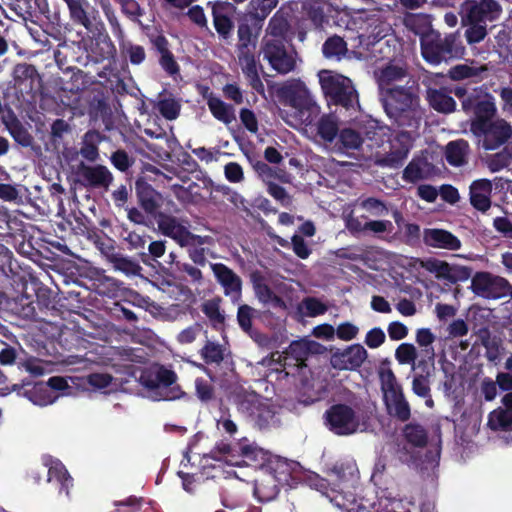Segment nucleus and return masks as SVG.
Wrapping results in <instances>:
<instances>
[{
	"label": "nucleus",
	"mask_w": 512,
	"mask_h": 512,
	"mask_svg": "<svg viewBox=\"0 0 512 512\" xmlns=\"http://www.w3.org/2000/svg\"><path fill=\"white\" fill-rule=\"evenodd\" d=\"M136 189L141 207L148 214H154L160 206V194L148 184H137Z\"/></svg>",
	"instance_id": "obj_39"
},
{
	"label": "nucleus",
	"mask_w": 512,
	"mask_h": 512,
	"mask_svg": "<svg viewBox=\"0 0 512 512\" xmlns=\"http://www.w3.org/2000/svg\"><path fill=\"white\" fill-rule=\"evenodd\" d=\"M254 291L257 299L264 305L278 310H287L291 305V297L288 295L289 286L286 282H280L272 290L262 281L254 283Z\"/></svg>",
	"instance_id": "obj_14"
},
{
	"label": "nucleus",
	"mask_w": 512,
	"mask_h": 512,
	"mask_svg": "<svg viewBox=\"0 0 512 512\" xmlns=\"http://www.w3.org/2000/svg\"><path fill=\"white\" fill-rule=\"evenodd\" d=\"M79 176L84 186L107 191L113 182V174L104 165H84L79 168Z\"/></svg>",
	"instance_id": "obj_21"
},
{
	"label": "nucleus",
	"mask_w": 512,
	"mask_h": 512,
	"mask_svg": "<svg viewBox=\"0 0 512 512\" xmlns=\"http://www.w3.org/2000/svg\"><path fill=\"white\" fill-rule=\"evenodd\" d=\"M320 107L314 102L308 106L299 107L291 112H283L282 118L285 122L296 129H303L305 132L314 133V124L319 118Z\"/></svg>",
	"instance_id": "obj_17"
},
{
	"label": "nucleus",
	"mask_w": 512,
	"mask_h": 512,
	"mask_svg": "<svg viewBox=\"0 0 512 512\" xmlns=\"http://www.w3.org/2000/svg\"><path fill=\"white\" fill-rule=\"evenodd\" d=\"M44 464L48 467V480H56L61 484L60 491L69 496V488L72 486V478L64 465L57 459L50 456L44 457Z\"/></svg>",
	"instance_id": "obj_30"
},
{
	"label": "nucleus",
	"mask_w": 512,
	"mask_h": 512,
	"mask_svg": "<svg viewBox=\"0 0 512 512\" xmlns=\"http://www.w3.org/2000/svg\"><path fill=\"white\" fill-rule=\"evenodd\" d=\"M69 9L70 18L74 23L84 26L89 29L91 20L89 17V10L91 5L88 0H63Z\"/></svg>",
	"instance_id": "obj_35"
},
{
	"label": "nucleus",
	"mask_w": 512,
	"mask_h": 512,
	"mask_svg": "<svg viewBox=\"0 0 512 512\" xmlns=\"http://www.w3.org/2000/svg\"><path fill=\"white\" fill-rule=\"evenodd\" d=\"M503 9L496 0H465L461 4L463 22H493L500 18Z\"/></svg>",
	"instance_id": "obj_12"
},
{
	"label": "nucleus",
	"mask_w": 512,
	"mask_h": 512,
	"mask_svg": "<svg viewBox=\"0 0 512 512\" xmlns=\"http://www.w3.org/2000/svg\"><path fill=\"white\" fill-rule=\"evenodd\" d=\"M109 261L112 263L113 268L117 271H120L128 276L139 275L141 271V266L135 260L120 255L113 254L110 256Z\"/></svg>",
	"instance_id": "obj_44"
},
{
	"label": "nucleus",
	"mask_w": 512,
	"mask_h": 512,
	"mask_svg": "<svg viewBox=\"0 0 512 512\" xmlns=\"http://www.w3.org/2000/svg\"><path fill=\"white\" fill-rule=\"evenodd\" d=\"M487 425L490 429L497 431H510L512 430V411L503 408H497L490 412L488 416Z\"/></svg>",
	"instance_id": "obj_41"
},
{
	"label": "nucleus",
	"mask_w": 512,
	"mask_h": 512,
	"mask_svg": "<svg viewBox=\"0 0 512 512\" xmlns=\"http://www.w3.org/2000/svg\"><path fill=\"white\" fill-rule=\"evenodd\" d=\"M287 30L286 21L281 18L274 16L270 19L267 29L266 35L264 37H272V38H281L283 39V35Z\"/></svg>",
	"instance_id": "obj_60"
},
{
	"label": "nucleus",
	"mask_w": 512,
	"mask_h": 512,
	"mask_svg": "<svg viewBox=\"0 0 512 512\" xmlns=\"http://www.w3.org/2000/svg\"><path fill=\"white\" fill-rule=\"evenodd\" d=\"M13 87L21 94H29L36 89L41 77L34 65L18 63L12 69Z\"/></svg>",
	"instance_id": "obj_20"
},
{
	"label": "nucleus",
	"mask_w": 512,
	"mask_h": 512,
	"mask_svg": "<svg viewBox=\"0 0 512 512\" xmlns=\"http://www.w3.org/2000/svg\"><path fill=\"white\" fill-rule=\"evenodd\" d=\"M404 434L407 441L416 447H422L426 444L427 435L424 428L420 425H407Z\"/></svg>",
	"instance_id": "obj_54"
},
{
	"label": "nucleus",
	"mask_w": 512,
	"mask_h": 512,
	"mask_svg": "<svg viewBox=\"0 0 512 512\" xmlns=\"http://www.w3.org/2000/svg\"><path fill=\"white\" fill-rule=\"evenodd\" d=\"M339 131L338 119L335 115L325 114L317 119L314 124V132L323 141L331 143Z\"/></svg>",
	"instance_id": "obj_34"
},
{
	"label": "nucleus",
	"mask_w": 512,
	"mask_h": 512,
	"mask_svg": "<svg viewBox=\"0 0 512 512\" xmlns=\"http://www.w3.org/2000/svg\"><path fill=\"white\" fill-rule=\"evenodd\" d=\"M59 395L51 391L48 386L39 384L29 392V399L38 406H47L53 404Z\"/></svg>",
	"instance_id": "obj_47"
},
{
	"label": "nucleus",
	"mask_w": 512,
	"mask_h": 512,
	"mask_svg": "<svg viewBox=\"0 0 512 512\" xmlns=\"http://www.w3.org/2000/svg\"><path fill=\"white\" fill-rule=\"evenodd\" d=\"M367 350L361 344H353L347 348L337 349L331 354L330 363L338 370H355L367 359Z\"/></svg>",
	"instance_id": "obj_16"
},
{
	"label": "nucleus",
	"mask_w": 512,
	"mask_h": 512,
	"mask_svg": "<svg viewBox=\"0 0 512 512\" xmlns=\"http://www.w3.org/2000/svg\"><path fill=\"white\" fill-rule=\"evenodd\" d=\"M318 76L322 90L334 102L346 109L358 105V95L349 78L328 70L320 71Z\"/></svg>",
	"instance_id": "obj_10"
},
{
	"label": "nucleus",
	"mask_w": 512,
	"mask_h": 512,
	"mask_svg": "<svg viewBox=\"0 0 512 512\" xmlns=\"http://www.w3.org/2000/svg\"><path fill=\"white\" fill-rule=\"evenodd\" d=\"M470 202L472 206L486 212L491 207L492 183L487 179H479L470 185Z\"/></svg>",
	"instance_id": "obj_27"
},
{
	"label": "nucleus",
	"mask_w": 512,
	"mask_h": 512,
	"mask_svg": "<svg viewBox=\"0 0 512 512\" xmlns=\"http://www.w3.org/2000/svg\"><path fill=\"white\" fill-rule=\"evenodd\" d=\"M404 25L407 29L423 38L424 35L434 32L431 29V18L423 13H408L404 17Z\"/></svg>",
	"instance_id": "obj_38"
},
{
	"label": "nucleus",
	"mask_w": 512,
	"mask_h": 512,
	"mask_svg": "<svg viewBox=\"0 0 512 512\" xmlns=\"http://www.w3.org/2000/svg\"><path fill=\"white\" fill-rule=\"evenodd\" d=\"M195 390L197 397L203 402L210 401L214 396V389L210 381L203 378L195 380Z\"/></svg>",
	"instance_id": "obj_63"
},
{
	"label": "nucleus",
	"mask_w": 512,
	"mask_h": 512,
	"mask_svg": "<svg viewBox=\"0 0 512 512\" xmlns=\"http://www.w3.org/2000/svg\"><path fill=\"white\" fill-rule=\"evenodd\" d=\"M160 289L163 293H166L171 300L182 304L191 305L195 301V295L187 285L163 282Z\"/></svg>",
	"instance_id": "obj_36"
},
{
	"label": "nucleus",
	"mask_w": 512,
	"mask_h": 512,
	"mask_svg": "<svg viewBox=\"0 0 512 512\" xmlns=\"http://www.w3.org/2000/svg\"><path fill=\"white\" fill-rule=\"evenodd\" d=\"M432 165L424 157H414L403 171V179L415 183L432 175Z\"/></svg>",
	"instance_id": "obj_29"
},
{
	"label": "nucleus",
	"mask_w": 512,
	"mask_h": 512,
	"mask_svg": "<svg viewBox=\"0 0 512 512\" xmlns=\"http://www.w3.org/2000/svg\"><path fill=\"white\" fill-rule=\"evenodd\" d=\"M358 206L370 216L381 217L388 214V208L384 202L376 198H366L358 201Z\"/></svg>",
	"instance_id": "obj_51"
},
{
	"label": "nucleus",
	"mask_w": 512,
	"mask_h": 512,
	"mask_svg": "<svg viewBox=\"0 0 512 512\" xmlns=\"http://www.w3.org/2000/svg\"><path fill=\"white\" fill-rule=\"evenodd\" d=\"M176 271L185 273L189 278L188 281L192 284L201 285L203 282V274L201 270L190 263L177 262Z\"/></svg>",
	"instance_id": "obj_59"
},
{
	"label": "nucleus",
	"mask_w": 512,
	"mask_h": 512,
	"mask_svg": "<svg viewBox=\"0 0 512 512\" xmlns=\"http://www.w3.org/2000/svg\"><path fill=\"white\" fill-rule=\"evenodd\" d=\"M385 339V332L381 328L375 327L367 332L364 342L369 348L376 349L385 342Z\"/></svg>",
	"instance_id": "obj_64"
},
{
	"label": "nucleus",
	"mask_w": 512,
	"mask_h": 512,
	"mask_svg": "<svg viewBox=\"0 0 512 512\" xmlns=\"http://www.w3.org/2000/svg\"><path fill=\"white\" fill-rule=\"evenodd\" d=\"M318 343L308 339H301L292 342L285 352L284 366H293L297 370L306 368V360L310 353L316 351Z\"/></svg>",
	"instance_id": "obj_23"
},
{
	"label": "nucleus",
	"mask_w": 512,
	"mask_h": 512,
	"mask_svg": "<svg viewBox=\"0 0 512 512\" xmlns=\"http://www.w3.org/2000/svg\"><path fill=\"white\" fill-rule=\"evenodd\" d=\"M483 70H484L483 68H477L472 65L459 64V65L453 66L449 70V76L453 80H463V79L475 77V76L479 75V73Z\"/></svg>",
	"instance_id": "obj_57"
},
{
	"label": "nucleus",
	"mask_w": 512,
	"mask_h": 512,
	"mask_svg": "<svg viewBox=\"0 0 512 512\" xmlns=\"http://www.w3.org/2000/svg\"><path fill=\"white\" fill-rule=\"evenodd\" d=\"M420 266L434 274L436 278L446 280L450 283L464 282L471 276V270L468 267L451 265L435 258L422 260Z\"/></svg>",
	"instance_id": "obj_15"
},
{
	"label": "nucleus",
	"mask_w": 512,
	"mask_h": 512,
	"mask_svg": "<svg viewBox=\"0 0 512 512\" xmlns=\"http://www.w3.org/2000/svg\"><path fill=\"white\" fill-rule=\"evenodd\" d=\"M237 53L255 52L257 38L253 36L251 28L247 24L238 27Z\"/></svg>",
	"instance_id": "obj_46"
},
{
	"label": "nucleus",
	"mask_w": 512,
	"mask_h": 512,
	"mask_svg": "<svg viewBox=\"0 0 512 512\" xmlns=\"http://www.w3.org/2000/svg\"><path fill=\"white\" fill-rule=\"evenodd\" d=\"M378 374L384 400L389 397L395 398V395L403 392L401 385L399 384L395 374L393 373L390 367H380Z\"/></svg>",
	"instance_id": "obj_37"
},
{
	"label": "nucleus",
	"mask_w": 512,
	"mask_h": 512,
	"mask_svg": "<svg viewBox=\"0 0 512 512\" xmlns=\"http://www.w3.org/2000/svg\"><path fill=\"white\" fill-rule=\"evenodd\" d=\"M239 455L234 453V450L227 443H219L214 450L205 457H210L220 462H225L231 466L247 465L254 468H259L260 471L271 467L272 460L279 459L271 455L255 443L241 442L238 444Z\"/></svg>",
	"instance_id": "obj_4"
},
{
	"label": "nucleus",
	"mask_w": 512,
	"mask_h": 512,
	"mask_svg": "<svg viewBox=\"0 0 512 512\" xmlns=\"http://www.w3.org/2000/svg\"><path fill=\"white\" fill-rule=\"evenodd\" d=\"M472 291L483 298L497 299L504 296L508 289V281L489 272L476 273L471 281Z\"/></svg>",
	"instance_id": "obj_13"
},
{
	"label": "nucleus",
	"mask_w": 512,
	"mask_h": 512,
	"mask_svg": "<svg viewBox=\"0 0 512 512\" xmlns=\"http://www.w3.org/2000/svg\"><path fill=\"white\" fill-rule=\"evenodd\" d=\"M389 414L395 416L401 421H406L410 418V406L401 392L395 395V398H387L384 400Z\"/></svg>",
	"instance_id": "obj_40"
},
{
	"label": "nucleus",
	"mask_w": 512,
	"mask_h": 512,
	"mask_svg": "<svg viewBox=\"0 0 512 512\" xmlns=\"http://www.w3.org/2000/svg\"><path fill=\"white\" fill-rule=\"evenodd\" d=\"M414 82L403 87L389 88L388 92L382 93L383 105L387 115L394 122L403 128L417 131L423 116L419 105Z\"/></svg>",
	"instance_id": "obj_1"
},
{
	"label": "nucleus",
	"mask_w": 512,
	"mask_h": 512,
	"mask_svg": "<svg viewBox=\"0 0 512 512\" xmlns=\"http://www.w3.org/2000/svg\"><path fill=\"white\" fill-rule=\"evenodd\" d=\"M233 11L234 6L228 2H216L212 7L214 27L224 38L230 35L233 28L231 21Z\"/></svg>",
	"instance_id": "obj_28"
},
{
	"label": "nucleus",
	"mask_w": 512,
	"mask_h": 512,
	"mask_svg": "<svg viewBox=\"0 0 512 512\" xmlns=\"http://www.w3.org/2000/svg\"><path fill=\"white\" fill-rule=\"evenodd\" d=\"M255 309L248 305H241L238 308L237 320L239 326L246 332L251 329L252 319L255 316Z\"/></svg>",
	"instance_id": "obj_61"
},
{
	"label": "nucleus",
	"mask_w": 512,
	"mask_h": 512,
	"mask_svg": "<svg viewBox=\"0 0 512 512\" xmlns=\"http://www.w3.org/2000/svg\"><path fill=\"white\" fill-rule=\"evenodd\" d=\"M283 95L291 111L316 102L307 86L300 80L287 84L283 88Z\"/></svg>",
	"instance_id": "obj_25"
},
{
	"label": "nucleus",
	"mask_w": 512,
	"mask_h": 512,
	"mask_svg": "<svg viewBox=\"0 0 512 512\" xmlns=\"http://www.w3.org/2000/svg\"><path fill=\"white\" fill-rule=\"evenodd\" d=\"M427 99L431 107L438 112L450 113L455 110L456 102L446 88H429Z\"/></svg>",
	"instance_id": "obj_31"
},
{
	"label": "nucleus",
	"mask_w": 512,
	"mask_h": 512,
	"mask_svg": "<svg viewBox=\"0 0 512 512\" xmlns=\"http://www.w3.org/2000/svg\"><path fill=\"white\" fill-rule=\"evenodd\" d=\"M423 240L426 245L433 248L458 250L461 247V241L451 232L443 229H425Z\"/></svg>",
	"instance_id": "obj_26"
},
{
	"label": "nucleus",
	"mask_w": 512,
	"mask_h": 512,
	"mask_svg": "<svg viewBox=\"0 0 512 512\" xmlns=\"http://www.w3.org/2000/svg\"><path fill=\"white\" fill-rule=\"evenodd\" d=\"M423 58L432 65H438L458 54L456 38L453 34L441 36L438 32H430L421 38Z\"/></svg>",
	"instance_id": "obj_11"
},
{
	"label": "nucleus",
	"mask_w": 512,
	"mask_h": 512,
	"mask_svg": "<svg viewBox=\"0 0 512 512\" xmlns=\"http://www.w3.org/2000/svg\"><path fill=\"white\" fill-rule=\"evenodd\" d=\"M328 429L339 436H349L363 432L367 422L363 413L347 404H335L325 412Z\"/></svg>",
	"instance_id": "obj_6"
},
{
	"label": "nucleus",
	"mask_w": 512,
	"mask_h": 512,
	"mask_svg": "<svg viewBox=\"0 0 512 512\" xmlns=\"http://www.w3.org/2000/svg\"><path fill=\"white\" fill-rule=\"evenodd\" d=\"M417 131H399L388 139L383 149L375 154V163L382 167L398 168L403 165L412 147Z\"/></svg>",
	"instance_id": "obj_8"
},
{
	"label": "nucleus",
	"mask_w": 512,
	"mask_h": 512,
	"mask_svg": "<svg viewBox=\"0 0 512 512\" xmlns=\"http://www.w3.org/2000/svg\"><path fill=\"white\" fill-rule=\"evenodd\" d=\"M494 105L489 101L480 102L477 105V118L471 123V132L478 138L485 150H495L503 145L512 135V127L503 120L489 121L482 118L480 113L486 116L494 113Z\"/></svg>",
	"instance_id": "obj_5"
},
{
	"label": "nucleus",
	"mask_w": 512,
	"mask_h": 512,
	"mask_svg": "<svg viewBox=\"0 0 512 512\" xmlns=\"http://www.w3.org/2000/svg\"><path fill=\"white\" fill-rule=\"evenodd\" d=\"M177 379L173 370L162 365H152L142 371L139 382L153 401H173L186 395Z\"/></svg>",
	"instance_id": "obj_3"
},
{
	"label": "nucleus",
	"mask_w": 512,
	"mask_h": 512,
	"mask_svg": "<svg viewBox=\"0 0 512 512\" xmlns=\"http://www.w3.org/2000/svg\"><path fill=\"white\" fill-rule=\"evenodd\" d=\"M101 141V134L97 131H88L83 138V144L80 149V154L83 158L89 161H96L98 158L97 145Z\"/></svg>",
	"instance_id": "obj_42"
},
{
	"label": "nucleus",
	"mask_w": 512,
	"mask_h": 512,
	"mask_svg": "<svg viewBox=\"0 0 512 512\" xmlns=\"http://www.w3.org/2000/svg\"><path fill=\"white\" fill-rule=\"evenodd\" d=\"M289 465L282 459L272 460V465L260 474L255 480L254 495L259 501L273 500L279 493V487L288 481Z\"/></svg>",
	"instance_id": "obj_9"
},
{
	"label": "nucleus",
	"mask_w": 512,
	"mask_h": 512,
	"mask_svg": "<svg viewBox=\"0 0 512 512\" xmlns=\"http://www.w3.org/2000/svg\"><path fill=\"white\" fill-rule=\"evenodd\" d=\"M207 105L214 118L225 125H229L236 120L234 107L219 97L210 95L207 99Z\"/></svg>",
	"instance_id": "obj_33"
},
{
	"label": "nucleus",
	"mask_w": 512,
	"mask_h": 512,
	"mask_svg": "<svg viewBox=\"0 0 512 512\" xmlns=\"http://www.w3.org/2000/svg\"><path fill=\"white\" fill-rule=\"evenodd\" d=\"M157 225L161 234L173 239L179 246L187 247V241L190 238L188 221L160 214L157 219Z\"/></svg>",
	"instance_id": "obj_19"
},
{
	"label": "nucleus",
	"mask_w": 512,
	"mask_h": 512,
	"mask_svg": "<svg viewBox=\"0 0 512 512\" xmlns=\"http://www.w3.org/2000/svg\"><path fill=\"white\" fill-rule=\"evenodd\" d=\"M367 235L383 238L393 232L394 226L389 220H369L365 221Z\"/></svg>",
	"instance_id": "obj_49"
},
{
	"label": "nucleus",
	"mask_w": 512,
	"mask_h": 512,
	"mask_svg": "<svg viewBox=\"0 0 512 512\" xmlns=\"http://www.w3.org/2000/svg\"><path fill=\"white\" fill-rule=\"evenodd\" d=\"M157 109L167 120H175L181 110V104L174 98H163L157 103Z\"/></svg>",
	"instance_id": "obj_52"
},
{
	"label": "nucleus",
	"mask_w": 512,
	"mask_h": 512,
	"mask_svg": "<svg viewBox=\"0 0 512 512\" xmlns=\"http://www.w3.org/2000/svg\"><path fill=\"white\" fill-rule=\"evenodd\" d=\"M378 85L382 93L388 92L389 88L403 87L408 82L412 84L406 67L399 63H390L384 67L378 75Z\"/></svg>",
	"instance_id": "obj_22"
},
{
	"label": "nucleus",
	"mask_w": 512,
	"mask_h": 512,
	"mask_svg": "<svg viewBox=\"0 0 512 512\" xmlns=\"http://www.w3.org/2000/svg\"><path fill=\"white\" fill-rule=\"evenodd\" d=\"M211 270L224 290V294L236 303L241 298L242 280L229 267L222 263H211Z\"/></svg>",
	"instance_id": "obj_18"
},
{
	"label": "nucleus",
	"mask_w": 512,
	"mask_h": 512,
	"mask_svg": "<svg viewBox=\"0 0 512 512\" xmlns=\"http://www.w3.org/2000/svg\"><path fill=\"white\" fill-rule=\"evenodd\" d=\"M234 402L238 411L260 430L275 427L279 422L276 406L255 391L239 389L235 393Z\"/></svg>",
	"instance_id": "obj_2"
},
{
	"label": "nucleus",
	"mask_w": 512,
	"mask_h": 512,
	"mask_svg": "<svg viewBox=\"0 0 512 512\" xmlns=\"http://www.w3.org/2000/svg\"><path fill=\"white\" fill-rule=\"evenodd\" d=\"M300 309L303 310L304 314L308 317H316L323 315L327 311V306L319 299L314 297H307L303 299Z\"/></svg>",
	"instance_id": "obj_55"
},
{
	"label": "nucleus",
	"mask_w": 512,
	"mask_h": 512,
	"mask_svg": "<svg viewBox=\"0 0 512 512\" xmlns=\"http://www.w3.org/2000/svg\"><path fill=\"white\" fill-rule=\"evenodd\" d=\"M347 51L346 42L339 36H333L328 38L323 46L322 52L327 59L339 60Z\"/></svg>",
	"instance_id": "obj_45"
},
{
	"label": "nucleus",
	"mask_w": 512,
	"mask_h": 512,
	"mask_svg": "<svg viewBox=\"0 0 512 512\" xmlns=\"http://www.w3.org/2000/svg\"><path fill=\"white\" fill-rule=\"evenodd\" d=\"M87 383L97 390L110 392L116 386L114 379L107 373H92L87 376Z\"/></svg>",
	"instance_id": "obj_50"
},
{
	"label": "nucleus",
	"mask_w": 512,
	"mask_h": 512,
	"mask_svg": "<svg viewBox=\"0 0 512 512\" xmlns=\"http://www.w3.org/2000/svg\"><path fill=\"white\" fill-rule=\"evenodd\" d=\"M123 52L134 65H139L145 60V51L142 46L127 43L123 45Z\"/></svg>",
	"instance_id": "obj_62"
},
{
	"label": "nucleus",
	"mask_w": 512,
	"mask_h": 512,
	"mask_svg": "<svg viewBox=\"0 0 512 512\" xmlns=\"http://www.w3.org/2000/svg\"><path fill=\"white\" fill-rule=\"evenodd\" d=\"M469 152L468 142L459 139L451 141L446 145L445 158L450 165L460 167L467 163Z\"/></svg>",
	"instance_id": "obj_32"
},
{
	"label": "nucleus",
	"mask_w": 512,
	"mask_h": 512,
	"mask_svg": "<svg viewBox=\"0 0 512 512\" xmlns=\"http://www.w3.org/2000/svg\"><path fill=\"white\" fill-rule=\"evenodd\" d=\"M395 358L402 365H411L412 369L414 370L415 361L417 358V350L413 344L402 343L397 347L395 351Z\"/></svg>",
	"instance_id": "obj_53"
},
{
	"label": "nucleus",
	"mask_w": 512,
	"mask_h": 512,
	"mask_svg": "<svg viewBox=\"0 0 512 512\" xmlns=\"http://www.w3.org/2000/svg\"><path fill=\"white\" fill-rule=\"evenodd\" d=\"M260 54L273 71L282 75L293 72L301 62L296 50L287 46L281 38L263 37Z\"/></svg>",
	"instance_id": "obj_7"
},
{
	"label": "nucleus",
	"mask_w": 512,
	"mask_h": 512,
	"mask_svg": "<svg viewBox=\"0 0 512 512\" xmlns=\"http://www.w3.org/2000/svg\"><path fill=\"white\" fill-rule=\"evenodd\" d=\"M435 339L436 336L428 328H420L416 332V342L422 348L423 357L432 363L435 359V350L432 345Z\"/></svg>",
	"instance_id": "obj_43"
},
{
	"label": "nucleus",
	"mask_w": 512,
	"mask_h": 512,
	"mask_svg": "<svg viewBox=\"0 0 512 512\" xmlns=\"http://www.w3.org/2000/svg\"><path fill=\"white\" fill-rule=\"evenodd\" d=\"M238 63L241 71L246 77L249 85L259 94H264L265 86L259 75V64L255 57V52L237 53Z\"/></svg>",
	"instance_id": "obj_24"
},
{
	"label": "nucleus",
	"mask_w": 512,
	"mask_h": 512,
	"mask_svg": "<svg viewBox=\"0 0 512 512\" xmlns=\"http://www.w3.org/2000/svg\"><path fill=\"white\" fill-rule=\"evenodd\" d=\"M339 139L345 149H358L363 142L360 133L351 128L343 129Z\"/></svg>",
	"instance_id": "obj_58"
},
{
	"label": "nucleus",
	"mask_w": 512,
	"mask_h": 512,
	"mask_svg": "<svg viewBox=\"0 0 512 512\" xmlns=\"http://www.w3.org/2000/svg\"><path fill=\"white\" fill-rule=\"evenodd\" d=\"M200 353L207 364H220L224 359L225 348L218 343L207 341Z\"/></svg>",
	"instance_id": "obj_48"
},
{
	"label": "nucleus",
	"mask_w": 512,
	"mask_h": 512,
	"mask_svg": "<svg viewBox=\"0 0 512 512\" xmlns=\"http://www.w3.org/2000/svg\"><path fill=\"white\" fill-rule=\"evenodd\" d=\"M469 25V27L465 31V36L468 43H479L487 35L486 24L482 22H464Z\"/></svg>",
	"instance_id": "obj_56"
}]
</instances>
